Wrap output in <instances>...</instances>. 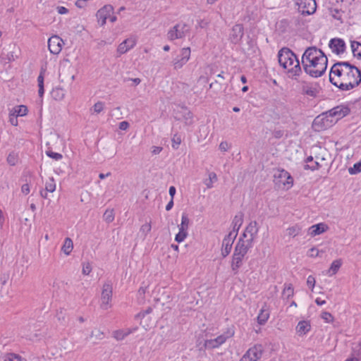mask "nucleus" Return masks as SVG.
<instances>
[{
	"mask_svg": "<svg viewBox=\"0 0 361 361\" xmlns=\"http://www.w3.org/2000/svg\"><path fill=\"white\" fill-rule=\"evenodd\" d=\"M329 81L342 91H348L361 82V71L348 61H338L331 68Z\"/></svg>",
	"mask_w": 361,
	"mask_h": 361,
	"instance_id": "f257e3e1",
	"label": "nucleus"
},
{
	"mask_svg": "<svg viewBox=\"0 0 361 361\" xmlns=\"http://www.w3.org/2000/svg\"><path fill=\"white\" fill-rule=\"evenodd\" d=\"M279 63L292 76L299 75L301 67L296 55L288 48H282L278 54Z\"/></svg>",
	"mask_w": 361,
	"mask_h": 361,
	"instance_id": "f03ea898",
	"label": "nucleus"
},
{
	"mask_svg": "<svg viewBox=\"0 0 361 361\" xmlns=\"http://www.w3.org/2000/svg\"><path fill=\"white\" fill-rule=\"evenodd\" d=\"M319 63L317 60L313 59L312 61L303 63L302 66L307 74L313 78H318L324 75L326 70L328 59L326 55H324V61L322 66H320Z\"/></svg>",
	"mask_w": 361,
	"mask_h": 361,
	"instance_id": "7ed1b4c3",
	"label": "nucleus"
},
{
	"mask_svg": "<svg viewBox=\"0 0 361 361\" xmlns=\"http://www.w3.org/2000/svg\"><path fill=\"white\" fill-rule=\"evenodd\" d=\"M325 54L320 49H317L315 47H308L304 52L302 57V64L314 60L319 61L320 66H323L324 61Z\"/></svg>",
	"mask_w": 361,
	"mask_h": 361,
	"instance_id": "20e7f679",
	"label": "nucleus"
},
{
	"mask_svg": "<svg viewBox=\"0 0 361 361\" xmlns=\"http://www.w3.org/2000/svg\"><path fill=\"white\" fill-rule=\"evenodd\" d=\"M233 335L234 330L233 329H228L226 332L216 338L206 340L204 342V346L206 348L211 349L219 348L220 345L224 344L228 338L233 337Z\"/></svg>",
	"mask_w": 361,
	"mask_h": 361,
	"instance_id": "39448f33",
	"label": "nucleus"
},
{
	"mask_svg": "<svg viewBox=\"0 0 361 361\" xmlns=\"http://www.w3.org/2000/svg\"><path fill=\"white\" fill-rule=\"evenodd\" d=\"M264 351L262 344H255L250 348L240 358V361H258Z\"/></svg>",
	"mask_w": 361,
	"mask_h": 361,
	"instance_id": "423d86ee",
	"label": "nucleus"
},
{
	"mask_svg": "<svg viewBox=\"0 0 361 361\" xmlns=\"http://www.w3.org/2000/svg\"><path fill=\"white\" fill-rule=\"evenodd\" d=\"M190 31L189 27L185 23H178L171 27L168 33L167 38L169 40L173 41L177 39H182Z\"/></svg>",
	"mask_w": 361,
	"mask_h": 361,
	"instance_id": "0eeeda50",
	"label": "nucleus"
},
{
	"mask_svg": "<svg viewBox=\"0 0 361 361\" xmlns=\"http://www.w3.org/2000/svg\"><path fill=\"white\" fill-rule=\"evenodd\" d=\"M298 11L302 15H311L316 11L317 4L315 0H297Z\"/></svg>",
	"mask_w": 361,
	"mask_h": 361,
	"instance_id": "6e6552de",
	"label": "nucleus"
},
{
	"mask_svg": "<svg viewBox=\"0 0 361 361\" xmlns=\"http://www.w3.org/2000/svg\"><path fill=\"white\" fill-rule=\"evenodd\" d=\"M112 284L110 281L106 282L103 285L101 296V307L104 310H107L109 307V302L112 298Z\"/></svg>",
	"mask_w": 361,
	"mask_h": 361,
	"instance_id": "1a4fd4ad",
	"label": "nucleus"
},
{
	"mask_svg": "<svg viewBox=\"0 0 361 361\" xmlns=\"http://www.w3.org/2000/svg\"><path fill=\"white\" fill-rule=\"evenodd\" d=\"M301 94L315 98L320 92L321 87L317 82L308 83L303 82L300 88Z\"/></svg>",
	"mask_w": 361,
	"mask_h": 361,
	"instance_id": "9d476101",
	"label": "nucleus"
},
{
	"mask_svg": "<svg viewBox=\"0 0 361 361\" xmlns=\"http://www.w3.org/2000/svg\"><path fill=\"white\" fill-rule=\"evenodd\" d=\"M190 48L185 47L180 50V55L177 56L172 61L174 69L181 68L190 59Z\"/></svg>",
	"mask_w": 361,
	"mask_h": 361,
	"instance_id": "9b49d317",
	"label": "nucleus"
},
{
	"mask_svg": "<svg viewBox=\"0 0 361 361\" xmlns=\"http://www.w3.org/2000/svg\"><path fill=\"white\" fill-rule=\"evenodd\" d=\"M235 238L236 233L233 235V232H229L224 237L221 245V255L223 257H226L230 254Z\"/></svg>",
	"mask_w": 361,
	"mask_h": 361,
	"instance_id": "f8f14e48",
	"label": "nucleus"
},
{
	"mask_svg": "<svg viewBox=\"0 0 361 361\" xmlns=\"http://www.w3.org/2000/svg\"><path fill=\"white\" fill-rule=\"evenodd\" d=\"M350 112V109L347 105H340L334 107L326 113H324L323 116L329 115L331 117H336V119L338 120L348 115Z\"/></svg>",
	"mask_w": 361,
	"mask_h": 361,
	"instance_id": "ddd939ff",
	"label": "nucleus"
},
{
	"mask_svg": "<svg viewBox=\"0 0 361 361\" xmlns=\"http://www.w3.org/2000/svg\"><path fill=\"white\" fill-rule=\"evenodd\" d=\"M63 39L58 35H53L48 39V48L53 54H59L62 50Z\"/></svg>",
	"mask_w": 361,
	"mask_h": 361,
	"instance_id": "4468645a",
	"label": "nucleus"
},
{
	"mask_svg": "<svg viewBox=\"0 0 361 361\" xmlns=\"http://www.w3.org/2000/svg\"><path fill=\"white\" fill-rule=\"evenodd\" d=\"M329 47L336 55L343 54L346 49V45L343 39L333 38L329 42Z\"/></svg>",
	"mask_w": 361,
	"mask_h": 361,
	"instance_id": "2eb2a0df",
	"label": "nucleus"
},
{
	"mask_svg": "<svg viewBox=\"0 0 361 361\" xmlns=\"http://www.w3.org/2000/svg\"><path fill=\"white\" fill-rule=\"evenodd\" d=\"M274 178L279 183H282L284 186H287V188H289L293 185V177L284 169L279 170L277 173L274 174Z\"/></svg>",
	"mask_w": 361,
	"mask_h": 361,
	"instance_id": "dca6fc26",
	"label": "nucleus"
},
{
	"mask_svg": "<svg viewBox=\"0 0 361 361\" xmlns=\"http://www.w3.org/2000/svg\"><path fill=\"white\" fill-rule=\"evenodd\" d=\"M114 8L111 5H105L102 8L97 11L96 16L97 18L98 23L100 26H103L106 24V19L110 16L113 12Z\"/></svg>",
	"mask_w": 361,
	"mask_h": 361,
	"instance_id": "f3484780",
	"label": "nucleus"
},
{
	"mask_svg": "<svg viewBox=\"0 0 361 361\" xmlns=\"http://www.w3.org/2000/svg\"><path fill=\"white\" fill-rule=\"evenodd\" d=\"M244 35V27L242 24H235L231 29L230 40L233 44L239 43Z\"/></svg>",
	"mask_w": 361,
	"mask_h": 361,
	"instance_id": "a211bd4d",
	"label": "nucleus"
},
{
	"mask_svg": "<svg viewBox=\"0 0 361 361\" xmlns=\"http://www.w3.org/2000/svg\"><path fill=\"white\" fill-rule=\"evenodd\" d=\"M9 49L11 51L7 53L3 51L0 55L1 62L5 64L13 61L18 58L16 51L18 50V48L16 45L14 44H9Z\"/></svg>",
	"mask_w": 361,
	"mask_h": 361,
	"instance_id": "6ab92c4d",
	"label": "nucleus"
},
{
	"mask_svg": "<svg viewBox=\"0 0 361 361\" xmlns=\"http://www.w3.org/2000/svg\"><path fill=\"white\" fill-rule=\"evenodd\" d=\"M253 246V243L240 238L235 246L234 252L246 255L248 250Z\"/></svg>",
	"mask_w": 361,
	"mask_h": 361,
	"instance_id": "aec40b11",
	"label": "nucleus"
},
{
	"mask_svg": "<svg viewBox=\"0 0 361 361\" xmlns=\"http://www.w3.org/2000/svg\"><path fill=\"white\" fill-rule=\"evenodd\" d=\"M136 44V39L134 37H129L121 42L117 49L120 54H123L133 48Z\"/></svg>",
	"mask_w": 361,
	"mask_h": 361,
	"instance_id": "412c9836",
	"label": "nucleus"
},
{
	"mask_svg": "<svg viewBox=\"0 0 361 361\" xmlns=\"http://www.w3.org/2000/svg\"><path fill=\"white\" fill-rule=\"evenodd\" d=\"M245 255L233 252L231 262V269L236 274L243 264Z\"/></svg>",
	"mask_w": 361,
	"mask_h": 361,
	"instance_id": "4be33fe9",
	"label": "nucleus"
},
{
	"mask_svg": "<svg viewBox=\"0 0 361 361\" xmlns=\"http://www.w3.org/2000/svg\"><path fill=\"white\" fill-rule=\"evenodd\" d=\"M327 116L328 115L323 116L322 114L321 116L316 117L313 121V128H314V129L318 131L324 130L328 126Z\"/></svg>",
	"mask_w": 361,
	"mask_h": 361,
	"instance_id": "5701e85b",
	"label": "nucleus"
},
{
	"mask_svg": "<svg viewBox=\"0 0 361 361\" xmlns=\"http://www.w3.org/2000/svg\"><path fill=\"white\" fill-rule=\"evenodd\" d=\"M245 231L249 234V238L247 240L252 243H254V240L259 231V226L257 222L256 221H251L247 226Z\"/></svg>",
	"mask_w": 361,
	"mask_h": 361,
	"instance_id": "b1692460",
	"label": "nucleus"
},
{
	"mask_svg": "<svg viewBox=\"0 0 361 361\" xmlns=\"http://www.w3.org/2000/svg\"><path fill=\"white\" fill-rule=\"evenodd\" d=\"M328 229V226L324 223L313 225L309 228V234L314 237L317 235L322 234Z\"/></svg>",
	"mask_w": 361,
	"mask_h": 361,
	"instance_id": "393cba45",
	"label": "nucleus"
},
{
	"mask_svg": "<svg viewBox=\"0 0 361 361\" xmlns=\"http://www.w3.org/2000/svg\"><path fill=\"white\" fill-rule=\"evenodd\" d=\"M310 330V323L306 320L299 322L296 326V332L300 336L307 334Z\"/></svg>",
	"mask_w": 361,
	"mask_h": 361,
	"instance_id": "a878e982",
	"label": "nucleus"
},
{
	"mask_svg": "<svg viewBox=\"0 0 361 361\" xmlns=\"http://www.w3.org/2000/svg\"><path fill=\"white\" fill-rule=\"evenodd\" d=\"M243 222V214L242 213H239L236 214L232 221L233 230L231 232H233V235L236 233L238 235V232Z\"/></svg>",
	"mask_w": 361,
	"mask_h": 361,
	"instance_id": "bb28decb",
	"label": "nucleus"
},
{
	"mask_svg": "<svg viewBox=\"0 0 361 361\" xmlns=\"http://www.w3.org/2000/svg\"><path fill=\"white\" fill-rule=\"evenodd\" d=\"M46 70L43 68H41L39 75L37 78V82H38V94L40 97H42L44 93V73Z\"/></svg>",
	"mask_w": 361,
	"mask_h": 361,
	"instance_id": "cd10ccee",
	"label": "nucleus"
},
{
	"mask_svg": "<svg viewBox=\"0 0 361 361\" xmlns=\"http://www.w3.org/2000/svg\"><path fill=\"white\" fill-rule=\"evenodd\" d=\"M351 49L353 56L361 59V43L357 41H351Z\"/></svg>",
	"mask_w": 361,
	"mask_h": 361,
	"instance_id": "c85d7f7f",
	"label": "nucleus"
},
{
	"mask_svg": "<svg viewBox=\"0 0 361 361\" xmlns=\"http://www.w3.org/2000/svg\"><path fill=\"white\" fill-rule=\"evenodd\" d=\"M51 94L55 100L60 101L64 98L65 90L61 87H56L52 90Z\"/></svg>",
	"mask_w": 361,
	"mask_h": 361,
	"instance_id": "c756f323",
	"label": "nucleus"
},
{
	"mask_svg": "<svg viewBox=\"0 0 361 361\" xmlns=\"http://www.w3.org/2000/svg\"><path fill=\"white\" fill-rule=\"evenodd\" d=\"M73 248V243L70 238H66L64 240V243L61 247V250L64 254L68 255Z\"/></svg>",
	"mask_w": 361,
	"mask_h": 361,
	"instance_id": "7c9ffc66",
	"label": "nucleus"
},
{
	"mask_svg": "<svg viewBox=\"0 0 361 361\" xmlns=\"http://www.w3.org/2000/svg\"><path fill=\"white\" fill-rule=\"evenodd\" d=\"M269 317V312L268 310L262 308L257 317V322L260 325H264Z\"/></svg>",
	"mask_w": 361,
	"mask_h": 361,
	"instance_id": "2f4dec72",
	"label": "nucleus"
},
{
	"mask_svg": "<svg viewBox=\"0 0 361 361\" xmlns=\"http://www.w3.org/2000/svg\"><path fill=\"white\" fill-rule=\"evenodd\" d=\"M341 264H342V261L341 259H336L334 260L330 267H329V273L330 274V275H334V274H336L338 271L339 270L340 267H341Z\"/></svg>",
	"mask_w": 361,
	"mask_h": 361,
	"instance_id": "473e14b6",
	"label": "nucleus"
},
{
	"mask_svg": "<svg viewBox=\"0 0 361 361\" xmlns=\"http://www.w3.org/2000/svg\"><path fill=\"white\" fill-rule=\"evenodd\" d=\"M190 224V219L185 213H183L181 218V224L178 226L179 230L188 231Z\"/></svg>",
	"mask_w": 361,
	"mask_h": 361,
	"instance_id": "72a5a7b5",
	"label": "nucleus"
},
{
	"mask_svg": "<svg viewBox=\"0 0 361 361\" xmlns=\"http://www.w3.org/2000/svg\"><path fill=\"white\" fill-rule=\"evenodd\" d=\"M217 181V176L214 172H210L209 173V178L205 179L204 183L207 188H212L213 183Z\"/></svg>",
	"mask_w": 361,
	"mask_h": 361,
	"instance_id": "f704fd0d",
	"label": "nucleus"
},
{
	"mask_svg": "<svg viewBox=\"0 0 361 361\" xmlns=\"http://www.w3.org/2000/svg\"><path fill=\"white\" fill-rule=\"evenodd\" d=\"M294 294V289H293V285L292 284H288V285H286L283 290V293H282V296L283 298H286V299H289L290 298H291Z\"/></svg>",
	"mask_w": 361,
	"mask_h": 361,
	"instance_id": "c9c22d12",
	"label": "nucleus"
},
{
	"mask_svg": "<svg viewBox=\"0 0 361 361\" xmlns=\"http://www.w3.org/2000/svg\"><path fill=\"white\" fill-rule=\"evenodd\" d=\"M27 107L25 105H19L13 109V113L18 116H25L27 113Z\"/></svg>",
	"mask_w": 361,
	"mask_h": 361,
	"instance_id": "e433bc0d",
	"label": "nucleus"
},
{
	"mask_svg": "<svg viewBox=\"0 0 361 361\" xmlns=\"http://www.w3.org/2000/svg\"><path fill=\"white\" fill-rule=\"evenodd\" d=\"M103 218L106 223H111L114 220V209H106L103 215Z\"/></svg>",
	"mask_w": 361,
	"mask_h": 361,
	"instance_id": "4c0bfd02",
	"label": "nucleus"
},
{
	"mask_svg": "<svg viewBox=\"0 0 361 361\" xmlns=\"http://www.w3.org/2000/svg\"><path fill=\"white\" fill-rule=\"evenodd\" d=\"M301 228L298 225L289 227L287 229V233L290 236L295 237L300 233Z\"/></svg>",
	"mask_w": 361,
	"mask_h": 361,
	"instance_id": "58836bf2",
	"label": "nucleus"
},
{
	"mask_svg": "<svg viewBox=\"0 0 361 361\" xmlns=\"http://www.w3.org/2000/svg\"><path fill=\"white\" fill-rule=\"evenodd\" d=\"M49 192H53L56 190V183L53 177L49 178L45 183V188Z\"/></svg>",
	"mask_w": 361,
	"mask_h": 361,
	"instance_id": "ea45409f",
	"label": "nucleus"
},
{
	"mask_svg": "<svg viewBox=\"0 0 361 361\" xmlns=\"http://www.w3.org/2000/svg\"><path fill=\"white\" fill-rule=\"evenodd\" d=\"M172 142V147L174 149H178L179 147V145H180L182 142L181 136L180 135L176 133L173 135V137L171 138Z\"/></svg>",
	"mask_w": 361,
	"mask_h": 361,
	"instance_id": "a19ab883",
	"label": "nucleus"
},
{
	"mask_svg": "<svg viewBox=\"0 0 361 361\" xmlns=\"http://www.w3.org/2000/svg\"><path fill=\"white\" fill-rule=\"evenodd\" d=\"M348 171L350 174H357L361 172V161L355 163L353 167L348 169Z\"/></svg>",
	"mask_w": 361,
	"mask_h": 361,
	"instance_id": "79ce46f5",
	"label": "nucleus"
},
{
	"mask_svg": "<svg viewBox=\"0 0 361 361\" xmlns=\"http://www.w3.org/2000/svg\"><path fill=\"white\" fill-rule=\"evenodd\" d=\"M188 235V231H180L176 235L175 240L178 243L183 242Z\"/></svg>",
	"mask_w": 361,
	"mask_h": 361,
	"instance_id": "37998d69",
	"label": "nucleus"
},
{
	"mask_svg": "<svg viewBox=\"0 0 361 361\" xmlns=\"http://www.w3.org/2000/svg\"><path fill=\"white\" fill-rule=\"evenodd\" d=\"M104 106V102L99 101L94 104L92 108H93L94 113L99 114L103 111Z\"/></svg>",
	"mask_w": 361,
	"mask_h": 361,
	"instance_id": "c03bdc74",
	"label": "nucleus"
},
{
	"mask_svg": "<svg viewBox=\"0 0 361 361\" xmlns=\"http://www.w3.org/2000/svg\"><path fill=\"white\" fill-rule=\"evenodd\" d=\"M124 334L123 333V329L116 330L113 332V336L117 341H121L125 338Z\"/></svg>",
	"mask_w": 361,
	"mask_h": 361,
	"instance_id": "a18cd8bd",
	"label": "nucleus"
},
{
	"mask_svg": "<svg viewBox=\"0 0 361 361\" xmlns=\"http://www.w3.org/2000/svg\"><path fill=\"white\" fill-rule=\"evenodd\" d=\"M46 154L48 157H49L55 160H60L63 157L62 154L57 153V152H54L52 151H47Z\"/></svg>",
	"mask_w": 361,
	"mask_h": 361,
	"instance_id": "49530a36",
	"label": "nucleus"
},
{
	"mask_svg": "<svg viewBox=\"0 0 361 361\" xmlns=\"http://www.w3.org/2000/svg\"><path fill=\"white\" fill-rule=\"evenodd\" d=\"M321 317L327 323L332 322L334 319L332 314L327 312H324Z\"/></svg>",
	"mask_w": 361,
	"mask_h": 361,
	"instance_id": "de8ad7c7",
	"label": "nucleus"
},
{
	"mask_svg": "<svg viewBox=\"0 0 361 361\" xmlns=\"http://www.w3.org/2000/svg\"><path fill=\"white\" fill-rule=\"evenodd\" d=\"M315 283L314 277L312 275L309 276L307 280V284L312 290H313V288H314Z\"/></svg>",
	"mask_w": 361,
	"mask_h": 361,
	"instance_id": "09e8293b",
	"label": "nucleus"
},
{
	"mask_svg": "<svg viewBox=\"0 0 361 361\" xmlns=\"http://www.w3.org/2000/svg\"><path fill=\"white\" fill-rule=\"evenodd\" d=\"M92 271V267L89 262L84 263L82 266V274L84 275H88Z\"/></svg>",
	"mask_w": 361,
	"mask_h": 361,
	"instance_id": "8fccbe9b",
	"label": "nucleus"
},
{
	"mask_svg": "<svg viewBox=\"0 0 361 361\" xmlns=\"http://www.w3.org/2000/svg\"><path fill=\"white\" fill-rule=\"evenodd\" d=\"M18 116H16L13 112H11L9 114V122L11 125L16 126H18Z\"/></svg>",
	"mask_w": 361,
	"mask_h": 361,
	"instance_id": "3c124183",
	"label": "nucleus"
},
{
	"mask_svg": "<svg viewBox=\"0 0 361 361\" xmlns=\"http://www.w3.org/2000/svg\"><path fill=\"white\" fill-rule=\"evenodd\" d=\"M185 111H186V112L184 115L185 120V122L186 124H191L192 120V114L190 111H188L187 109H185Z\"/></svg>",
	"mask_w": 361,
	"mask_h": 361,
	"instance_id": "603ef678",
	"label": "nucleus"
},
{
	"mask_svg": "<svg viewBox=\"0 0 361 361\" xmlns=\"http://www.w3.org/2000/svg\"><path fill=\"white\" fill-rule=\"evenodd\" d=\"M8 278H9L8 274H6V273L1 274L0 275L1 284L2 286H4L7 283Z\"/></svg>",
	"mask_w": 361,
	"mask_h": 361,
	"instance_id": "864d4df0",
	"label": "nucleus"
},
{
	"mask_svg": "<svg viewBox=\"0 0 361 361\" xmlns=\"http://www.w3.org/2000/svg\"><path fill=\"white\" fill-rule=\"evenodd\" d=\"M91 337L95 336L97 339H102L103 338V332L100 330H97L96 331H92L90 334Z\"/></svg>",
	"mask_w": 361,
	"mask_h": 361,
	"instance_id": "5fc2aeb1",
	"label": "nucleus"
},
{
	"mask_svg": "<svg viewBox=\"0 0 361 361\" xmlns=\"http://www.w3.org/2000/svg\"><path fill=\"white\" fill-rule=\"evenodd\" d=\"M151 228H152V226H151L150 224H145L142 226V227L140 228V231H142V233H145V234H147V233H149L151 231Z\"/></svg>",
	"mask_w": 361,
	"mask_h": 361,
	"instance_id": "6e6d98bb",
	"label": "nucleus"
},
{
	"mask_svg": "<svg viewBox=\"0 0 361 361\" xmlns=\"http://www.w3.org/2000/svg\"><path fill=\"white\" fill-rule=\"evenodd\" d=\"M319 166V164L317 161H314L312 165H308V164L305 165V169H310L312 171H314V170L318 169Z\"/></svg>",
	"mask_w": 361,
	"mask_h": 361,
	"instance_id": "4d7b16f0",
	"label": "nucleus"
},
{
	"mask_svg": "<svg viewBox=\"0 0 361 361\" xmlns=\"http://www.w3.org/2000/svg\"><path fill=\"white\" fill-rule=\"evenodd\" d=\"M152 311V308L149 307L146 310L138 313L136 317H144L146 314L151 313Z\"/></svg>",
	"mask_w": 361,
	"mask_h": 361,
	"instance_id": "13d9d810",
	"label": "nucleus"
},
{
	"mask_svg": "<svg viewBox=\"0 0 361 361\" xmlns=\"http://www.w3.org/2000/svg\"><path fill=\"white\" fill-rule=\"evenodd\" d=\"M7 161L8 164L11 166H14L16 162L15 156L11 154L8 156Z\"/></svg>",
	"mask_w": 361,
	"mask_h": 361,
	"instance_id": "bf43d9fd",
	"label": "nucleus"
},
{
	"mask_svg": "<svg viewBox=\"0 0 361 361\" xmlns=\"http://www.w3.org/2000/svg\"><path fill=\"white\" fill-rule=\"evenodd\" d=\"M219 149L222 152H226L228 149V144L227 142H221L219 145Z\"/></svg>",
	"mask_w": 361,
	"mask_h": 361,
	"instance_id": "052dcab7",
	"label": "nucleus"
},
{
	"mask_svg": "<svg viewBox=\"0 0 361 361\" xmlns=\"http://www.w3.org/2000/svg\"><path fill=\"white\" fill-rule=\"evenodd\" d=\"M137 329V327L133 328V329H123V333L125 334V338L132 334L133 332L135 331Z\"/></svg>",
	"mask_w": 361,
	"mask_h": 361,
	"instance_id": "680f3d73",
	"label": "nucleus"
},
{
	"mask_svg": "<svg viewBox=\"0 0 361 361\" xmlns=\"http://www.w3.org/2000/svg\"><path fill=\"white\" fill-rule=\"evenodd\" d=\"M21 191L23 193L27 195L30 192V186L27 183L23 184L21 187Z\"/></svg>",
	"mask_w": 361,
	"mask_h": 361,
	"instance_id": "e2e57ef3",
	"label": "nucleus"
},
{
	"mask_svg": "<svg viewBox=\"0 0 361 361\" xmlns=\"http://www.w3.org/2000/svg\"><path fill=\"white\" fill-rule=\"evenodd\" d=\"M56 9H57L58 13L61 15L66 14L68 12V8H66L64 6H57Z\"/></svg>",
	"mask_w": 361,
	"mask_h": 361,
	"instance_id": "0e129e2a",
	"label": "nucleus"
},
{
	"mask_svg": "<svg viewBox=\"0 0 361 361\" xmlns=\"http://www.w3.org/2000/svg\"><path fill=\"white\" fill-rule=\"evenodd\" d=\"M130 80L133 81L135 85H139L140 83V82H141V80L140 78H125L124 79L125 82L130 81Z\"/></svg>",
	"mask_w": 361,
	"mask_h": 361,
	"instance_id": "69168bd1",
	"label": "nucleus"
},
{
	"mask_svg": "<svg viewBox=\"0 0 361 361\" xmlns=\"http://www.w3.org/2000/svg\"><path fill=\"white\" fill-rule=\"evenodd\" d=\"M129 123L127 121H122L119 123V128L123 130H126L128 128Z\"/></svg>",
	"mask_w": 361,
	"mask_h": 361,
	"instance_id": "338daca9",
	"label": "nucleus"
},
{
	"mask_svg": "<svg viewBox=\"0 0 361 361\" xmlns=\"http://www.w3.org/2000/svg\"><path fill=\"white\" fill-rule=\"evenodd\" d=\"M12 357H9L8 360L5 361H21L20 357L19 356L11 355Z\"/></svg>",
	"mask_w": 361,
	"mask_h": 361,
	"instance_id": "774afa93",
	"label": "nucleus"
}]
</instances>
